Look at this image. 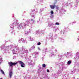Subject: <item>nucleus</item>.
Segmentation results:
<instances>
[{"label": "nucleus", "mask_w": 79, "mask_h": 79, "mask_svg": "<svg viewBox=\"0 0 79 79\" xmlns=\"http://www.w3.org/2000/svg\"><path fill=\"white\" fill-rule=\"evenodd\" d=\"M18 64V63L17 62L13 63L11 62H10L8 63V64L9 65L10 67H11L12 66H13L14 65H16V64Z\"/></svg>", "instance_id": "obj_1"}, {"label": "nucleus", "mask_w": 79, "mask_h": 79, "mask_svg": "<svg viewBox=\"0 0 79 79\" xmlns=\"http://www.w3.org/2000/svg\"><path fill=\"white\" fill-rule=\"evenodd\" d=\"M57 1H58V0H55V2H56L54 3V5L53 6L52 5H50V7L51 8V9H54V8H55V4H56Z\"/></svg>", "instance_id": "obj_2"}, {"label": "nucleus", "mask_w": 79, "mask_h": 79, "mask_svg": "<svg viewBox=\"0 0 79 79\" xmlns=\"http://www.w3.org/2000/svg\"><path fill=\"white\" fill-rule=\"evenodd\" d=\"M19 64H21V67H22V68H24V65H25V64L24 63H23V62L20 61H19Z\"/></svg>", "instance_id": "obj_3"}, {"label": "nucleus", "mask_w": 79, "mask_h": 79, "mask_svg": "<svg viewBox=\"0 0 79 79\" xmlns=\"http://www.w3.org/2000/svg\"><path fill=\"white\" fill-rule=\"evenodd\" d=\"M12 74H13V72H11L9 73V76H10V78H11V76H12Z\"/></svg>", "instance_id": "obj_4"}, {"label": "nucleus", "mask_w": 79, "mask_h": 79, "mask_svg": "<svg viewBox=\"0 0 79 79\" xmlns=\"http://www.w3.org/2000/svg\"><path fill=\"white\" fill-rule=\"evenodd\" d=\"M0 71L2 74H3L4 75H5V73H4V72L3 71V70H1Z\"/></svg>", "instance_id": "obj_5"}, {"label": "nucleus", "mask_w": 79, "mask_h": 79, "mask_svg": "<svg viewBox=\"0 0 79 79\" xmlns=\"http://www.w3.org/2000/svg\"><path fill=\"white\" fill-rule=\"evenodd\" d=\"M42 66L43 68H45V66H46V65H45V64H42Z\"/></svg>", "instance_id": "obj_6"}, {"label": "nucleus", "mask_w": 79, "mask_h": 79, "mask_svg": "<svg viewBox=\"0 0 79 79\" xmlns=\"http://www.w3.org/2000/svg\"><path fill=\"white\" fill-rule=\"evenodd\" d=\"M71 61H69L67 62V64H71Z\"/></svg>", "instance_id": "obj_7"}, {"label": "nucleus", "mask_w": 79, "mask_h": 79, "mask_svg": "<svg viewBox=\"0 0 79 79\" xmlns=\"http://www.w3.org/2000/svg\"><path fill=\"white\" fill-rule=\"evenodd\" d=\"M40 44H41V43H40V42H39L38 43L37 45H40Z\"/></svg>", "instance_id": "obj_8"}, {"label": "nucleus", "mask_w": 79, "mask_h": 79, "mask_svg": "<svg viewBox=\"0 0 79 79\" xmlns=\"http://www.w3.org/2000/svg\"><path fill=\"white\" fill-rule=\"evenodd\" d=\"M55 7H56V9H58V8H59V7H58V6L55 5Z\"/></svg>", "instance_id": "obj_9"}, {"label": "nucleus", "mask_w": 79, "mask_h": 79, "mask_svg": "<svg viewBox=\"0 0 79 79\" xmlns=\"http://www.w3.org/2000/svg\"><path fill=\"white\" fill-rule=\"evenodd\" d=\"M60 23L58 22H56V25H59Z\"/></svg>", "instance_id": "obj_10"}, {"label": "nucleus", "mask_w": 79, "mask_h": 79, "mask_svg": "<svg viewBox=\"0 0 79 79\" xmlns=\"http://www.w3.org/2000/svg\"><path fill=\"white\" fill-rule=\"evenodd\" d=\"M51 13L53 15V10H51Z\"/></svg>", "instance_id": "obj_11"}, {"label": "nucleus", "mask_w": 79, "mask_h": 79, "mask_svg": "<svg viewBox=\"0 0 79 79\" xmlns=\"http://www.w3.org/2000/svg\"><path fill=\"white\" fill-rule=\"evenodd\" d=\"M47 72H48H48H49V70L47 69Z\"/></svg>", "instance_id": "obj_12"}, {"label": "nucleus", "mask_w": 79, "mask_h": 79, "mask_svg": "<svg viewBox=\"0 0 79 79\" xmlns=\"http://www.w3.org/2000/svg\"><path fill=\"white\" fill-rule=\"evenodd\" d=\"M32 47H33V48H35V46H33Z\"/></svg>", "instance_id": "obj_13"}, {"label": "nucleus", "mask_w": 79, "mask_h": 79, "mask_svg": "<svg viewBox=\"0 0 79 79\" xmlns=\"http://www.w3.org/2000/svg\"><path fill=\"white\" fill-rule=\"evenodd\" d=\"M35 54H38V53H37V52H35Z\"/></svg>", "instance_id": "obj_14"}, {"label": "nucleus", "mask_w": 79, "mask_h": 79, "mask_svg": "<svg viewBox=\"0 0 79 79\" xmlns=\"http://www.w3.org/2000/svg\"><path fill=\"white\" fill-rule=\"evenodd\" d=\"M31 21H33V19H31Z\"/></svg>", "instance_id": "obj_15"}, {"label": "nucleus", "mask_w": 79, "mask_h": 79, "mask_svg": "<svg viewBox=\"0 0 79 79\" xmlns=\"http://www.w3.org/2000/svg\"><path fill=\"white\" fill-rule=\"evenodd\" d=\"M45 50H47V48H46V49H45Z\"/></svg>", "instance_id": "obj_16"}, {"label": "nucleus", "mask_w": 79, "mask_h": 79, "mask_svg": "<svg viewBox=\"0 0 79 79\" xmlns=\"http://www.w3.org/2000/svg\"><path fill=\"white\" fill-rule=\"evenodd\" d=\"M0 79H2V78H0Z\"/></svg>", "instance_id": "obj_17"}, {"label": "nucleus", "mask_w": 79, "mask_h": 79, "mask_svg": "<svg viewBox=\"0 0 79 79\" xmlns=\"http://www.w3.org/2000/svg\"><path fill=\"white\" fill-rule=\"evenodd\" d=\"M1 62H0V64H1Z\"/></svg>", "instance_id": "obj_18"}]
</instances>
